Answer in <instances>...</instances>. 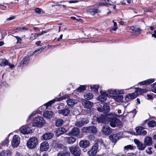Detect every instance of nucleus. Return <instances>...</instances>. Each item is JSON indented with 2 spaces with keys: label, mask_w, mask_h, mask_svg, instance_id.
<instances>
[{
  "label": "nucleus",
  "mask_w": 156,
  "mask_h": 156,
  "mask_svg": "<svg viewBox=\"0 0 156 156\" xmlns=\"http://www.w3.org/2000/svg\"><path fill=\"white\" fill-rule=\"evenodd\" d=\"M97 152V150L94 148H92L87 152L89 156H94L95 155Z\"/></svg>",
  "instance_id": "nucleus-30"
},
{
  "label": "nucleus",
  "mask_w": 156,
  "mask_h": 156,
  "mask_svg": "<svg viewBox=\"0 0 156 156\" xmlns=\"http://www.w3.org/2000/svg\"><path fill=\"white\" fill-rule=\"evenodd\" d=\"M99 144L96 141L94 144V145L92 147L93 148H94V149H95L96 150H98V148L99 147Z\"/></svg>",
  "instance_id": "nucleus-51"
},
{
  "label": "nucleus",
  "mask_w": 156,
  "mask_h": 156,
  "mask_svg": "<svg viewBox=\"0 0 156 156\" xmlns=\"http://www.w3.org/2000/svg\"><path fill=\"white\" fill-rule=\"evenodd\" d=\"M133 147L131 145H129L124 147V150H126L127 151H129V150H132L133 149Z\"/></svg>",
  "instance_id": "nucleus-44"
},
{
  "label": "nucleus",
  "mask_w": 156,
  "mask_h": 156,
  "mask_svg": "<svg viewBox=\"0 0 156 156\" xmlns=\"http://www.w3.org/2000/svg\"><path fill=\"white\" fill-rule=\"evenodd\" d=\"M67 103L68 106L72 107L78 102V101L74 99L69 98L67 101Z\"/></svg>",
  "instance_id": "nucleus-21"
},
{
  "label": "nucleus",
  "mask_w": 156,
  "mask_h": 156,
  "mask_svg": "<svg viewBox=\"0 0 156 156\" xmlns=\"http://www.w3.org/2000/svg\"><path fill=\"white\" fill-rule=\"evenodd\" d=\"M30 58L29 56L25 57L22 61L23 65H27L29 62Z\"/></svg>",
  "instance_id": "nucleus-34"
},
{
  "label": "nucleus",
  "mask_w": 156,
  "mask_h": 156,
  "mask_svg": "<svg viewBox=\"0 0 156 156\" xmlns=\"http://www.w3.org/2000/svg\"><path fill=\"white\" fill-rule=\"evenodd\" d=\"M44 122V120L42 117L37 116L34 119L33 126L41 127Z\"/></svg>",
  "instance_id": "nucleus-2"
},
{
  "label": "nucleus",
  "mask_w": 156,
  "mask_h": 156,
  "mask_svg": "<svg viewBox=\"0 0 156 156\" xmlns=\"http://www.w3.org/2000/svg\"><path fill=\"white\" fill-rule=\"evenodd\" d=\"M119 134L118 133L113 134L110 135L109 138V140L113 143H116L119 139Z\"/></svg>",
  "instance_id": "nucleus-13"
},
{
  "label": "nucleus",
  "mask_w": 156,
  "mask_h": 156,
  "mask_svg": "<svg viewBox=\"0 0 156 156\" xmlns=\"http://www.w3.org/2000/svg\"><path fill=\"white\" fill-rule=\"evenodd\" d=\"M37 37L36 34H31L30 39L31 40H34Z\"/></svg>",
  "instance_id": "nucleus-50"
},
{
  "label": "nucleus",
  "mask_w": 156,
  "mask_h": 156,
  "mask_svg": "<svg viewBox=\"0 0 156 156\" xmlns=\"http://www.w3.org/2000/svg\"><path fill=\"white\" fill-rule=\"evenodd\" d=\"M0 66H9L11 69L14 67L13 65L11 64L8 60L5 58L0 59Z\"/></svg>",
  "instance_id": "nucleus-8"
},
{
  "label": "nucleus",
  "mask_w": 156,
  "mask_h": 156,
  "mask_svg": "<svg viewBox=\"0 0 156 156\" xmlns=\"http://www.w3.org/2000/svg\"><path fill=\"white\" fill-rule=\"evenodd\" d=\"M103 108H104V112H108L110 109V107L106 105H103Z\"/></svg>",
  "instance_id": "nucleus-40"
},
{
  "label": "nucleus",
  "mask_w": 156,
  "mask_h": 156,
  "mask_svg": "<svg viewBox=\"0 0 156 156\" xmlns=\"http://www.w3.org/2000/svg\"><path fill=\"white\" fill-rule=\"evenodd\" d=\"M49 148V144L46 141H44L41 144L40 149L41 151H47Z\"/></svg>",
  "instance_id": "nucleus-15"
},
{
  "label": "nucleus",
  "mask_w": 156,
  "mask_h": 156,
  "mask_svg": "<svg viewBox=\"0 0 156 156\" xmlns=\"http://www.w3.org/2000/svg\"><path fill=\"white\" fill-rule=\"evenodd\" d=\"M118 27H115L114 26L113 28H112V29L110 30V31L113 30L114 31H115L117 29Z\"/></svg>",
  "instance_id": "nucleus-62"
},
{
  "label": "nucleus",
  "mask_w": 156,
  "mask_h": 156,
  "mask_svg": "<svg viewBox=\"0 0 156 156\" xmlns=\"http://www.w3.org/2000/svg\"><path fill=\"white\" fill-rule=\"evenodd\" d=\"M19 31H24L28 30V29L25 27H18Z\"/></svg>",
  "instance_id": "nucleus-49"
},
{
  "label": "nucleus",
  "mask_w": 156,
  "mask_h": 156,
  "mask_svg": "<svg viewBox=\"0 0 156 156\" xmlns=\"http://www.w3.org/2000/svg\"><path fill=\"white\" fill-rule=\"evenodd\" d=\"M56 101V100L55 99H54L52 100H51L49 101L47 103L45 104L44 105H46L47 107V108L48 107L51 106L53 103H54Z\"/></svg>",
  "instance_id": "nucleus-45"
},
{
  "label": "nucleus",
  "mask_w": 156,
  "mask_h": 156,
  "mask_svg": "<svg viewBox=\"0 0 156 156\" xmlns=\"http://www.w3.org/2000/svg\"><path fill=\"white\" fill-rule=\"evenodd\" d=\"M38 141L37 138L35 137L30 138L27 141V146L29 148H34L38 144Z\"/></svg>",
  "instance_id": "nucleus-3"
},
{
  "label": "nucleus",
  "mask_w": 156,
  "mask_h": 156,
  "mask_svg": "<svg viewBox=\"0 0 156 156\" xmlns=\"http://www.w3.org/2000/svg\"><path fill=\"white\" fill-rule=\"evenodd\" d=\"M9 142V140L8 139H6L3 141L2 142V144L3 146H8Z\"/></svg>",
  "instance_id": "nucleus-47"
},
{
  "label": "nucleus",
  "mask_w": 156,
  "mask_h": 156,
  "mask_svg": "<svg viewBox=\"0 0 156 156\" xmlns=\"http://www.w3.org/2000/svg\"><path fill=\"white\" fill-rule=\"evenodd\" d=\"M15 17H16V16H15L11 17L9 18H7L6 19V20L7 21L11 20H12L15 19Z\"/></svg>",
  "instance_id": "nucleus-58"
},
{
  "label": "nucleus",
  "mask_w": 156,
  "mask_h": 156,
  "mask_svg": "<svg viewBox=\"0 0 156 156\" xmlns=\"http://www.w3.org/2000/svg\"><path fill=\"white\" fill-rule=\"evenodd\" d=\"M45 47H42L41 48H39L38 49L35 50V51H34L32 53V55H34L36 54V55H37V54H38L39 53H40L45 48Z\"/></svg>",
  "instance_id": "nucleus-39"
},
{
  "label": "nucleus",
  "mask_w": 156,
  "mask_h": 156,
  "mask_svg": "<svg viewBox=\"0 0 156 156\" xmlns=\"http://www.w3.org/2000/svg\"><path fill=\"white\" fill-rule=\"evenodd\" d=\"M100 11L98 9H90L87 10V13L90 15L92 16L94 15L95 14L99 13Z\"/></svg>",
  "instance_id": "nucleus-20"
},
{
  "label": "nucleus",
  "mask_w": 156,
  "mask_h": 156,
  "mask_svg": "<svg viewBox=\"0 0 156 156\" xmlns=\"http://www.w3.org/2000/svg\"><path fill=\"white\" fill-rule=\"evenodd\" d=\"M70 113V110L67 108H65L62 110H59L58 113L65 116L68 115Z\"/></svg>",
  "instance_id": "nucleus-23"
},
{
  "label": "nucleus",
  "mask_w": 156,
  "mask_h": 156,
  "mask_svg": "<svg viewBox=\"0 0 156 156\" xmlns=\"http://www.w3.org/2000/svg\"><path fill=\"white\" fill-rule=\"evenodd\" d=\"M116 98L119 99V101L122 100L123 97L122 95H118L116 97Z\"/></svg>",
  "instance_id": "nucleus-54"
},
{
  "label": "nucleus",
  "mask_w": 156,
  "mask_h": 156,
  "mask_svg": "<svg viewBox=\"0 0 156 156\" xmlns=\"http://www.w3.org/2000/svg\"><path fill=\"white\" fill-rule=\"evenodd\" d=\"M82 102L83 105L86 108H91L93 105V103L90 101L84 99H82Z\"/></svg>",
  "instance_id": "nucleus-11"
},
{
  "label": "nucleus",
  "mask_w": 156,
  "mask_h": 156,
  "mask_svg": "<svg viewBox=\"0 0 156 156\" xmlns=\"http://www.w3.org/2000/svg\"><path fill=\"white\" fill-rule=\"evenodd\" d=\"M31 130L28 127H23L20 131V132L23 134H27L30 133Z\"/></svg>",
  "instance_id": "nucleus-27"
},
{
  "label": "nucleus",
  "mask_w": 156,
  "mask_h": 156,
  "mask_svg": "<svg viewBox=\"0 0 156 156\" xmlns=\"http://www.w3.org/2000/svg\"><path fill=\"white\" fill-rule=\"evenodd\" d=\"M80 129L76 127L73 128L71 131L68 133L67 135L69 136L73 135L75 136H77L80 133Z\"/></svg>",
  "instance_id": "nucleus-12"
},
{
  "label": "nucleus",
  "mask_w": 156,
  "mask_h": 156,
  "mask_svg": "<svg viewBox=\"0 0 156 156\" xmlns=\"http://www.w3.org/2000/svg\"><path fill=\"white\" fill-rule=\"evenodd\" d=\"M12 153L9 150H4L0 153V156H10Z\"/></svg>",
  "instance_id": "nucleus-26"
},
{
  "label": "nucleus",
  "mask_w": 156,
  "mask_h": 156,
  "mask_svg": "<svg viewBox=\"0 0 156 156\" xmlns=\"http://www.w3.org/2000/svg\"><path fill=\"white\" fill-rule=\"evenodd\" d=\"M144 128L141 126L137 127L136 128V132L138 135L144 136L147 134V132L144 130Z\"/></svg>",
  "instance_id": "nucleus-9"
},
{
  "label": "nucleus",
  "mask_w": 156,
  "mask_h": 156,
  "mask_svg": "<svg viewBox=\"0 0 156 156\" xmlns=\"http://www.w3.org/2000/svg\"><path fill=\"white\" fill-rule=\"evenodd\" d=\"M128 95L130 98V100H131L132 99L136 98L137 96V92H135L134 93L129 94Z\"/></svg>",
  "instance_id": "nucleus-41"
},
{
  "label": "nucleus",
  "mask_w": 156,
  "mask_h": 156,
  "mask_svg": "<svg viewBox=\"0 0 156 156\" xmlns=\"http://www.w3.org/2000/svg\"><path fill=\"white\" fill-rule=\"evenodd\" d=\"M69 150L73 155L75 156H79L81 153V151L78 146H72L69 147Z\"/></svg>",
  "instance_id": "nucleus-5"
},
{
  "label": "nucleus",
  "mask_w": 156,
  "mask_h": 156,
  "mask_svg": "<svg viewBox=\"0 0 156 156\" xmlns=\"http://www.w3.org/2000/svg\"><path fill=\"white\" fill-rule=\"evenodd\" d=\"M36 12L38 14H40L41 11H42L41 9L38 8H36L35 9Z\"/></svg>",
  "instance_id": "nucleus-53"
},
{
  "label": "nucleus",
  "mask_w": 156,
  "mask_h": 156,
  "mask_svg": "<svg viewBox=\"0 0 156 156\" xmlns=\"http://www.w3.org/2000/svg\"><path fill=\"white\" fill-rule=\"evenodd\" d=\"M147 96L149 99L151 100L152 99V95L150 94H147Z\"/></svg>",
  "instance_id": "nucleus-63"
},
{
  "label": "nucleus",
  "mask_w": 156,
  "mask_h": 156,
  "mask_svg": "<svg viewBox=\"0 0 156 156\" xmlns=\"http://www.w3.org/2000/svg\"><path fill=\"white\" fill-rule=\"evenodd\" d=\"M102 132L103 134L104 135H108L110 134L112 132V130L111 128L109 126H103L102 129Z\"/></svg>",
  "instance_id": "nucleus-14"
},
{
  "label": "nucleus",
  "mask_w": 156,
  "mask_h": 156,
  "mask_svg": "<svg viewBox=\"0 0 156 156\" xmlns=\"http://www.w3.org/2000/svg\"><path fill=\"white\" fill-rule=\"evenodd\" d=\"M99 87V86L98 85H94L90 87V88L93 90L95 92H97L98 91Z\"/></svg>",
  "instance_id": "nucleus-43"
},
{
  "label": "nucleus",
  "mask_w": 156,
  "mask_h": 156,
  "mask_svg": "<svg viewBox=\"0 0 156 156\" xmlns=\"http://www.w3.org/2000/svg\"><path fill=\"white\" fill-rule=\"evenodd\" d=\"M108 93L111 94H118V92L116 90H108ZM120 94H122L124 93L123 90H121L120 92H119Z\"/></svg>",
  "instance_id": "nucleus-35"
},
{
  "label": "nucleus",
  "mask_w": 156,
  "mask_h": 156,
  "mask_svg": "<svg viewBox=\"0 0 156 156\" xmlns=\"http://www.w3.org/2000/svg\"><path fill=\"white\" fill-rule=\"evenodd\" d=\"M100 93L101 95L99 96L98 99L101 102H103L106 99V96L107 95V94L102 91H100Z\"/></svg>",
  "instance_id": "nucleus-18"
},
{
  "label": "nucleus",
  "mask_w": 156,
  "mask_h": 156,
  "mask_svg": "<svg viewBox=\"0 0 156 156\" xmlns=\"http://www.w3.org/2000/svg\"><path fill=\"white\" fill-rule=\"evenodd\" d=\"M133 29H132L133 31L134 32H140L141 30L140 29V28L138 27H133Z\"/></svg>",
  "instance_id": "nucleus-52"
},
{
  "label": "nucleus",
  "mask_w": 156,
  "mask_h": 156,
  "mask_svg": "<svg viewBox=\"0 0 156 156\" xmlns=\"http://www.w3.org/2000/svg\"><path fill=\"white\" fill-rule=\"evenodd\" d=\"M148 119H147V120H145L144 122H143L142 123V126H144V125L145 124H147V122H148Z\"/></svg>",
  "instance_id": "nucleus-61"
},
{
  "label": "nucleus",
  "mask_w": 156,
  "mask_h": 156,
  "mask_svg": "<svg viewBox=\"0 0 156 156\" xmlns=\"http://www.w3.org/2000/svg\"><path fill=\"white\" fill-rule=\"evenodd\" d=\"M99 145L101 148L102 147L103 148L105 147V144L103 140L101 139H98L97 140Z\"/></svg>",
  "instance_id": "nucleus-32"
},
{
  "label": "nucleus",
  "mask_w": 156,
  "mask_h": 156,
  "mask_svg": "<svg viewBox=\"0 0 156 156\" xmlns=\"http://www.w3.org/2000/svg\"><path fill=\"white\" fill-rule=\"evenodd\" d=\"M36 114V112H34L29 116L28 119H29L30 117L34 116L35 114Z\"/></svg>",
  "instance_id": "nucleus-60"
},
{
  "label": "nucleus",
  "mask_w": 156,
  "mask_h": 156,
  "mask_svg": "<svg viewBox=\"0 0 156 156\" xmlns=\"http://www.w3.org/2000/svg\"><path fill=\"white\" fill-rule=\"evenodd\" d=\"M126 156H136V154L133 153H128L126 154Z\"/></svg>",
  "instance_id": "nucleus-57"
},
{
  "label": "nucleus",
  "mask_w": 156,
  "mask_h": 156,
  "mask_svg": "<svg viewBox=\"0 0 156 156\" xmlns=\"http://www.w3.org/2000/svg\"><path fill=\"white\" fill-rule=\"evenodd\" d=\"M83 132L86 133H91L93 134L96 133L97 131V128L94 126H91L87 127H83L82 128Z\"/></svg>",
  "instance_id": "nucleus-4"
},
{
  "label": "nucleus",
  "mask_w": 156,
  "mask_h": 156,
  "mask_svg": "<svg viewBox=\"0 0 156 156\" xmlns=\"http://www.w3.org/2000/svg\"><path fill=\"white\" fill-rule=\"evenodd\" d=\"M20 142V138L18 135H15L13 136L12 141V146L14 147H17Z\"/></svg>",
  "instance_id": "nucleus-6"
},
{
  "label": "nucleus",
  "mask_w": 156,
  "mask_h": 156,
  "mask_svg": "<svg viewBox=\"0 0 156 156\" xmlns=\"http://www.w3.org/2000/svg\"><path fill=\"white\" fill-rule=\"evenodd\" d=\"M86 87L85 85H81L76 90L79 92H81L85 90Z\"/></svg>",
  "instance_id": "nucleus-42"
},
{
  "label": "nucleus",
  "mask_w": 156,
  "mask_h": 156,
  "mask_svg": "<svg viewBox=\"0 0 156 156\" xmlns=\"http://www.w3.org/2000/svg\"><path fill=\"white\" fill-rule=\"evenodd\" d=\"M53 113L51 111H46L43 113V115L45 118L50 119L51 118Z\"/></svg>",
  "instance_id": "nucleus-25"
},
{
  "label": "nucleus",
  "mask_w": 156,
  "mask_h": 156,
  "mask_svg": "<svg viewBox=\"0 0 156 156\" xmlns=\"http://www.w3.org/2000/svg\"><path fill=\"white\" fill-rule=\"evenodd\" d=\"M144 142L146 146L151 145L153 143L151 137L149 136H145L144 138Z\"/></svg>",
  "instance_id": "nucleus-16"
},
{
  "label": "nucleus",
  "mask_w": 156,
  "mask_h": 156,
  "mask_svg": "<svg viewBox=\"0 0 156 156\" xmlns=\"http://www.w3.org/2000/svg\"><path fill=\"white\" fill-rule=\"evenodd\" d=\"M66 131V129L64 127H59L55 131V135L58 137L64 134Z\"/></svg>",
  "instance_id": "nucleus-17"
},
{
  "label": "nucleus",
  "mask_w": 156,
  "mask_h": 156,
  "mask_svg": "<svg viewBox=\"0 0 156 156\" xmlns=\"http://www.w3.org/2000/svg\"><path fill=\"white\" fill-rule=\"evenodd\" d=\"M147 125L150 127H154L156 125V122L155 121L151 120L148 121L147 123Z\"/></svg>",
  "instance_id": "nucleus-33"
},
{
  "label": "nucleus",
  "mask_w": 156,
  "mask_h": 156,
  "mask_svg": "<svg viewBox=\"0 0 156 156\" xmlns=\"http://www.w3.org/2000/svg\"><path fill=\"white\" fill-rule=\"evenodd\" d=\"M109 5V4L107 3H100L99 4V5L100 6H106L107 5Z\"/></svg>",
  "instance_id": "nucleus-59"
},
{
  "label": "nucleus",
  "mask_w": 156,
  "mask_h": 156,
  "mask_svg": "<svg viewBox=\"0 0 156 156\" xmlns=\"http://www.w3.org/2000/svg\"><path fill=\"white\" fill-rule=\"evenodd\" d=\"M106 118L108 120V123H109V124L111 126L113 127H115L116 126L120 127L122 126L121 122L118 118H112L109 117Z\"/></svg>",
  "instance_id": "nucleus-1"
},
{
  "label": "nucleus",
  "mask_w": 156,
  "mask_h": 156,
  "mask_svg": "<svg viewBox=\"0 0 156 156\" xmlns=\"http://www.w3.org/2000/svg\"><path fill=\"white\" fill-rule=\"evenodd\" d=\"M65 139L69 144H73L76 140V138L72 136L65 137Z\"/></svg>",
  "instance_id": "nucleus-24"
},
{
  "label": "nucleus",
  "mask_w": 156,
  "mask_h": 156,
  "mask_svg": "<svg viewBox=\"0 0 156 156\" xmlns=\"http://www.w3.org/2000/svg\"><path fill=\"white\" fill-rule=\"evenodd\" d=\"M108 116L103 115H101L99 117L97 118V121L99 122L104 123L105 124L108 123V120L106 119L107 117H108Z\"/></svg>",
  "instance_id": "nucleus-10"
},
{
  "label": "nucleus",
  "mask_w": 156,
  "mask_h": 156,
  "mask_svg": "<svg viewBox=\"0 0 156 156\" xmlns=\"http://www.w3.org/2000/svg\"><path fill=\"white\" fill-rule=\"evenodd\" d=\"M152 148L151 147H148L146 150V152L148 154L151 155L152 154Z\"/></svg>",
  "instance_id": "nucleus-46"
},
{
  "label": "nucleus",
  "mask_w": 156,
  "mask_h": 156,
  "mask_svg": "<svg viewBox=\"0 0 156 156\" xmlns=\"http://www.w3.org/2000/svg\"><path fill=\"white\" fill-rule=\"evenodd\" d=\"M87 121H85L84 119H82L81 121L76 122L75 125L77 127H81L83 125L87 124Z\"/></svg>",
  "instance_id": "nucleus-28"
},
{
  "label": "nucleus",
  "mask_w": 156,
  "mask_h": 156,
  "mask_svg": "<svg viewBox=\"0 0 156 156\" xmlns=\"http://www.w3.org/2000/svg\"><path fill=\"white\" fill-rule=\"evenodd\" d=\"M53 136L54 134L52 133H47L43 134L42 137L44 140H48L51 139Z\"/></svg>",
  "instance_id": "nucleus-19"
},
{
  "label": "nucleus",
  "mask_w": 156,
  "mask_h": 156,
  "mask_svg": "<svg viewBox=\"0 0 156 156\" xmlns=\"http://www.w3.org/2000/svg\"><path fill=\"white\" fill-rule=\"evenodd\" d=\"M152 37L156 38V30L154 31V34H152Z\"/></svg>",
  "instance_id": "nucleus-64"
},
{
  "label": "nucleus",
  "mask_w": 156,
  "mask_h": 156,
  "mask_svg": "<svg viewBox=\"0 0 156 156\" xmlns=\"http://www.w3.org/2000/svg\"><path fill=\"white\" fill-rule=\"evenodd\" d=\"M84 98L87 100H90L93 97V95L91 93H89L84 95Z\"/></svg>",
  "instance_id": "nucleus-36"
},
{
  "label": "nucleus",
  "mask_w": 156,
  "mask_h": 156,
  "mask_svg": "<svg viewBox=\"0 0 156 156\" xmlns=\"http://www.w3.org/2000/svg\"><path fill=\"white\" fill-rule=\"evenodd\" d=\"M70 153L66 151H61L57 154V156H69Z\"/></svg>",
  "instance_id": "nucleus-31"
},
{
  "label": "nucleus",
  "mask_w": 156,
  "mask_h": 156,
  "mask_svg": "<svg viewBox=\"0 0 156 156\" xmlns=\"http://www.w3.org/2000/svg\"><path fill=\"white\" fill-rule=\"evenodd\" d=\"M133 141L136 144L137 149L139 150L143 151L146 148V146L144 143L140 142L137 139H134Z\"/></svg>",
  "instance_id": "nucleus-7"
},
{
  "label": "nucleus",
  "mask_w": 156,
  "mask_h": 156,
  "mask_svg": "<svg viewBox=\"0 0 156 156\" xmlns=\"http://www.w3.org/2000/svg\"><path fill=\"white\" fill-rule=\"evenodd\" d=\"M147 90L145 89H141L140 88H137L136 89V92L137 93H139V94H142L144 93L145 92H146L147 91Z\"/></svg>",
  "instance_id": "nucleus-37"
},
{
  "label": "nucleus",
  "mask_w": 156,
  "mask_h": 156,
  "mask_svg": "<svg viewBox=\"0 0 156 156\" xmlns=\"http://www.w3.org/2000/svg\"><path fill=\"white\" fill-rule=\"evenodd\" d=\"M15 37L17 40V42H19L20 43H21L22 39L20 37H19L18 36H15Z\"/></svg>",
  "instance_id": "nucleus-56"
},
{
  "label": "nucleus",
  "mask_w": 156,
  "mask_h": 156,
  "mask_svg": "<svg viewBox=\"0 0 156 156\" xmlns=\"http://www.w3.org/2000/svg\"><path fill=\"white\" fill-rule=\"evenodd\" d=\"M103 107V105H100L98 106L97 107L98 110L100 112H104V108Z\"/></svg>",
  "instance_id": "nucleus-48"
},
{
  "label": "nucleus",
  "mask_w": 156,
  "mask_h": 156,
  "mask_svg": "<svg viewBox=\"0 0 156 156\" xmlns=\"http://www.w3.org/2000/svg\"><path fill=\"white\" fill-rule=\"evenodd\" d=\"M154 79H151L147 80L145 81H142L140 83L141 85H144L145 84H149L154 82Z\"/></svg>",
  "instance_id": "nucleus-29"
},
{
  "label": "nucleus",
  "mask_w": 156,
  "mask_h": 156,
  "mask_svg": "<svg viewBox=\"0 0 156 156\" xmlns=\"http://www.w3.org/2000/svg\"><path fill=\"white\" fill-rule=\"evenodd\" d=\"M63 123V121L61 119H58L56 120L55 125L57 126H61Z\"/></svg>",
  "instance_id": "nucleus-38"
},
{
  "label": "nucleus",
  "mask_w": 156,
  "mask_h": 156,
  "mask_svg": "<svg viewBox=\"0 0 156 156\" xmlns=\"http://www.w3.org/2000/svg\"><path fill=\"white\" fill-rule=\"evenodd\" d=\"M130 100V98L128 95V94L127 95H126L125 98V100L126 101H129Z\"/></svg>",
  "instance_id": "nucleus-55"
},
{
  "label": "nucleus",
  "mask_w": 156,
  "mask_h": 156,
  "mask_svg": "<svg viewBox=\"0 0 156 156\" xmlns=\"http://www.w3.org/2000/svg\"><path fill=\"white\" fill-rule=\"evenodd\" d=\"M90 144L89 141L87 140H81L79 143L80 146L82 148H86Z\"/></svg>",
  "instance_id": "nucleus-22"
}]
</instances>
